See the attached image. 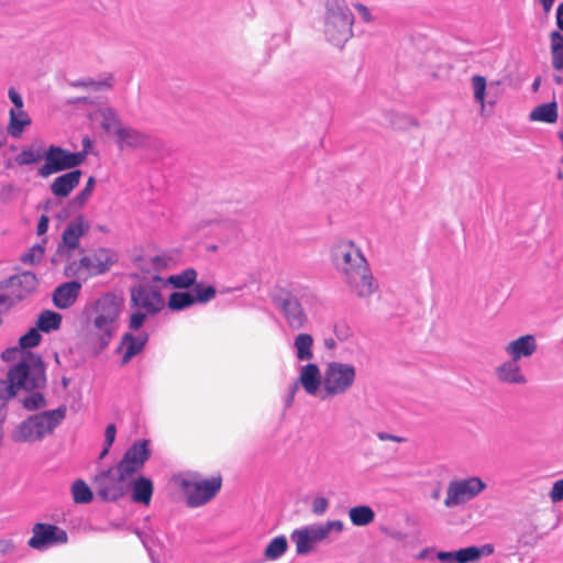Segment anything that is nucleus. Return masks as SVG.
<instances>
[{
	"instance_id": "obj_1",
	"label": "nucleus",
	"mask_w": 563,
	"mask_h": 563,
	"mask_svg": "<svg viewBox=\"0 0 563 563\" xmlns=\"http://www.w3.org/2000/svg\"><path fill=\"white\" fill-rule=\"evenodd\" d=\"M331 261L341 278L357 296L367 297L376 290L368 263L352 240H336L331 246Z\"/></svg>"
},
{
	"instance_id": "obj_2",
	"label": "nucleus",
	"mask_w": 563,
	"mask_h": 563,
	"mask_svg": "<svg viewBox=\"0 0 563 563\" xmlns=\"http://www.w3.org/2000/svg\"><path fill=\"white\" fill-rule=\"evenodd\" d=\"M123 307V298L113 292H106L87 305L85 309L87 321L100 344L108 345L110 343Z\"/></svg>"
},
{
	"instance_id": "obj_3",
	"label": "nucleus",
	"mask_w": 563,
	"mask_h": 563,
	"mask_svg": "<svg viewBox=\"0 0 563 563\" xmlns=\"http://www.w3.org/2000/svg\"><path fill=\"white\" fill-rule=\"evenodd\" d=\"M159 282H154L153 276L142 280L130 289L129 330L137 331L143 328L148 317L158 314L166 306Z\"/></svg>"
},
{
	"instance_id": "obj_4",
	"label": "nucleus",
	"mask_w": 563,
	"mask_h": 563,
	"mask_svg": "<svg viewBox=\"0 0 563 563\" xmlns=\"http://www.w3.org/2000/svg\"><path fill=\"white\" fill-rule=\"evenodd\" d=\"M45 383V371L40 361L19 362L8 371L4 378H0V399L10 400L21 389H40L44 387Z\"/></svg>"
},
{
	"instance_id": "obj_5",
	"label": "nucleus",
	"mask_w": 563,
	"mask_h": 563,
	"mask_svg": "<svg viewBox=\"0 0 563 563\" xmlns=\"http://www.w3.org/2000/svg\"><path fill=\"white\" fill-rule=\"evenodd\" d=\"M296 295L279 288L274 290L272 299L279 309L287 325L295 331L301 330L307 325L308 317L302 305L312 307L318 302L317 295L308 288L301 287L295 289Z\"/></svg>"
},
{
	"instance_id": "obj_6",
	"label": "nucleus",
	"mask_w": 563,
	"mask_h": 563,
	"mask_svg": "<svg viewBox=\"0 0 563 563\" xmlns=\"http://www.w3.org/2000/svg\"><path fill=\"white\" fill-rule=\"evenodd\" d=\"M67 413L66 406L32 415L20 422L11 432V439L18 443L41 441L63 422Z\"/></svg>"
},
{
	"instance_id": "obj_7",
	"label": "nucleus",
	"mask_w": 563,
	"mask_h": 563,
	"mask_svg": "<svg viewBox=\"0 0 563 563\" xmlns=\"http://www.w3.org/2000/svg\"><path fill=\"white\" fill-rule=\"evenodd\" d=\"M354 16L345 0H328L323 18V34L328 42L342 47L353 35Z\"/></svg>"
},
{
	"instance_id": "obj_8",
	"label": "nucleus",
	"mask_w": 563,
	"mask_h": 563,
	"mask_svg": "<svg viewBox=\"0 0 563 563\" xmlns=\"http://www.w3.org/2000/svg\"><path fill=\"white\" fill-rule=\"evenodd\" d=\"M91 121L115 137L121 150L141 148L148 144V136L131 126L124 125L115 111L111 108H99L90 114Z\"/></svg>"
},
{
	"instance_id": "obj_9",
	"label": "nucleus",
	"mask_w": 563,
	"mask_h": 563,
	"mask_svg": "<svg viewBox=\"0 0 563 563\" xmlns=\"http://www.w3.org/2000/svg\"><path fill=\"white\" fill-rule=\"evenodd\" d=\"M343 529L344 523L341 520L316 522L295 529L290 533V540L295 543L298 555H307L317 544L328 541L331 533L340 534Z\"/></svg>"
},
{
	"instance_id": "obj_10",
	"label": "nucleus",
	"mask_w": 563,
	"mask_h": 563,
	"mask_svg": "<svg viewBox=\"0 0 563 563\" xmlns=\"http://www.w3.org/2000/svg\"><path fill=\"white\" fill-rule=\"evenodd\" d=\"M486 488V483L479 476L454 477L446 485L443 506L449 510L462 509Z\"/></svg>"
},
{
	"instance_id": "obj_11",
	"label": "nucleus",
	"mask_w": 563,
	"mask_h": 563,
	"mask_svg": "<svg viewBox=\"0 0 563 563\" xmlns=\"http://www.w3.org/2000/svg\"><path fill=\"white\" fill-rule=\"evenodd\" d=\"M356 367L340 361L329 362L323 371L321 399H331L346 394L355 384Z\"/></svg>"
},
{
	"instance_id": "obj_12",
	"label": "nucleus",
	"mask_w": 563,
	"mask_h": 563,
	"mask_svg": "<svg viewBox=\"0 0 563 563\" xmlns=\"http://www.w3.org/2000/svg\"><path fill=\"white\" fill-rule=\"evenodd\" d=\"M176 482L185 495L187 506L190 508H198L208 504L217 496L222 486L220 476L198 479L194 475H185L179 476Z\"/></svg>"
},
{
	"instance_id": "obj_13",
	"label": "nucleus",
	"mask_w": 563,
	"mask_h": 563,
	"mask_svg": "<svg viewBox=\"0 0 563 563\" xmlns=\"http://www.w3.org/2000/svg\"><path fill=\"white\" fill-rule=\"evenodd\" d=\"M86 158L85 152L73 153L59 146L51 145L45 153V163L38 168V175L46 178L62 170L71 169Z\"/></svg>"
},
{
	"instance_id": "obj_14",
	"label": "nucleus",
	"mask_w": 563,
	"mask_h": 563,
	"mask_svg": "<svg viewBox=\"0 0 563 563\" xmlns=\"http://www.w3.org/2000/svg\"><path fill=\"white\" fill-rule=\"evenodd\" d=\"M130 481L122 476L117 466L102 471L93 477L92 484L102 500L114 501L121 498Z\"/></svg>"
},
{
	"instance_id": "obj_15",
	"label": "nucleus",
	"mask_w": 563,
	"mask_h": 563,
	"mask_svg": "<svg viewBox=\"0 0 563 563\" xmlns=\"http://www.w3.org/2000/svg\"><path fill=\"white\" fill-rule=\"evenodd\" d=\"M112 256L110 252L104 249H100L90 255L81 257L78 262L71 263L66 268L67 276L77 277H90L103 274L112 265Z\"/></svg>"
},
{
	"instance_id": "obj_16",
	"label": "nucleus",
	"mask_w": 563,
	"mask_h": 563,
	"mask_svg": "<svg viewBox=\"0 0 563 563\" xmlns=\"http://www.w3.org/2000/svg\"><path fill=\"white\" fill-rule=\"evenodd\" d=\"M67 542L68 534L64 529L55 525L37 522L32 528V537L29 539L27 545L43 552Z\"/></svg>"
},
{
	"instance_id": "obj_17",
	"label": "nucleus",
	"mask_w": 563,
	"mask_h": 563,
	"mask_svg": "<svg viewBox=\"0 0 563 563\" xmlns=\"http://www.w3.org/2000/svg\"><path fill=\"white\" fill-rule=\"evenodd\" d=\"M151 456V442L143 439L134 442L117 464L119 472L129 481L139 473Z\"/></svg>"
},
{
	"instance_id": "obj_18",
	"label": "nucleus",
	"mask_w": 563,
	"mask_h": 563,
	"mask_svg": "<svg viewBox=\"0 0 563 563\" xmlns=\"http://www.w3.org/2000/svg\"><path fill=\"white\" fill-rule=\"evenodd\" d=\"M300 385L309 396H318L321 398L322 385H323V373L321 374L320 368L314 363H308L301 365L298 369L297 380L289 387V396L287 399V406H290L294 397Z\"/></svg>"
},
{
	"instance_id": "obj_19",
	"label": "nucleus",
	"mask_w": 563,
	"mask_h": 563,
	"mask_svg": "<svg viewBox=\"0 0 563 563\" xmlns=\"http://www.w3.org/2000/svg\"><path fill=\"white\" fill-rule=\"evenodd\" d=\"M148 341V333L142 328L137 331L130 330L124 333L119 351L122 353V363H128L135 355L141 353Z\"/></svg>"
},
{
	"instance_id": "obj_20",
	"label": "nucleus",
	"mask_w": 563,
	"mask_h": 563,
	"mask_svg": "<svg viewBox=\"0 0 563 563\" xmlns=\"http://www.w3.org/2000/svg\"><path fill=\"white\" fill-rule=\"evenodd\" d=\"M538 349L537 339L532 334L521 335L508 342L504 351L509 358L520 361L522 358L531 357Z\"/></svg>"
},
{
	"instance_id": "obj_21",
	"label": "nucleus",
	"mask_w": 563,
	"mask_h": 563,
	"mask_svg": "<svg viewBox=\"0 0 563 563\" xmlns=\"http://www.w3.org/2000/svg\"><path fill=\"white\" fill-rule=\"evenodd\" d=\"M90 223L85 216L79 214L68 222L63 234V244L70 250L78 247L80 239L89 231Z\"/></svg>"
},
{
	"instance_id": "obj_22",
	"label": "nucleus",
	"mask_w": 563,
	"mask_h": 563,
	"mask_svg": "<svg viewBox=\"0 0 563 563\" xmlns=\"http://www.w3.org/2000/svg\"><path fill=\"white\" fill-rule=\"evenodd\" d=\"M37 285V277L32 272H22L5 280V287L13 291L19 300L32 294Z\"/></svg>"
},
{
	"instance_id": "obj_23",
	"label": "nucleus",
	"mask_w": 563,
	"mask_h": 563,
	"mask_svg": "<svg viewBox=\"0 0 563 563\" xmlns=\"http://www.w3.org/2000/svg\"><path fill=\"white\" fill-rule=\"evenodd\" d=\"M81 284L76 280L59 285L53 292V302L59 309L71 307L80 292Z\"/></svg>"
},
{
	"instance_id": "obj_24",
	"label": "nucleus",
	"mask_w": 563,
	"mask_h": 563,
	"mask_svg": "<svg viewBox=\"0 0 563 563\" xmlns=\"http://www.w3.org/2000/svg\"><path fill=\"white\" fill-rule=\"evenodd\" d=\"M81 175V170L74 169L56 177L49 186L52 194L57 198L67 197L79 185Z\"/></svg>"
},
{
	"instance_id": "obj_25",
	"label": "nucleus",
	"mask_w": 563,
	"mask_h": 563,
	"mask_svg": "<svg viewBox=\"0 0 563 563\" xmlns=\"http://www.w3.org/2000/svg\"><path fill=\"white\" fill-rule=\"evenodd\" d=\"M497 378L506 384L521 385L527 382L518 361L508 358L496 367Z\"/></svg>"
},
{
	"instance_id": "obj_26",
	"label": "nucleus",
	"mask_w": 563,
	"mask_h": 563,
	"mask_svg": "<svg viewBox=\"0 0 563 563\" xmlns=\"http://www.w3.org/2000/svg\"><path fill=\"white\" fill-rule=\"evenodd\" d=\"M198 273L194 268H186L178 274L163 278L158 275L153 276L154 282H159L163 286L170 285L176 289H188L196 285Z\"/></svg>"
},
{
	"instance_id": "obj_27",
	"label": "nucleus",
	"mask_w": 563,
	"mask_h": 563,
	"mask_svg": "<svg viewBox=\"0 0 563 563\" xmlns=\"http://www.w3.org/2000/svg\"><path fill=\"white\" fill-rule=\"evenodd\" d=\"M32 124L31 115L24 110H9L7 133L13 139H20Z\"/></svg>"
},
{
	"instance_id": "obj_28",
	"label": "nucleus",
	"mask_w": 563,
	"mask_h": 563,
	"mask_svg": "<svg viewBox=\"0 0 563 563\" xmlns=\"http://www.w3.org/2000/svg\"><path fill=\"white\" fill-rule=\"evenodd\" d=\"M45 153L46 150L44 143L40 140H36L30 145L23 146L21 152L18 155H15L14 162L19 166L36 164L41 162L43 158L45 159Z\"/></svg>"
},
{
	"instance_id": "obj_29",
	"label": "nucleus",
	"mask_w": 563,
	"mask_h": 563,
	"mask_svg": "<svg viewBox=\"0 0 563 563\" xmlns=\"http://www.w3.org/2000/svg\"><path fill=\"white\" fill-rule=\"evenodd\" d=\"M153 492V482L145 476H139L131 483V499L134 503L150 505Z\"/></svg>"
},
{
	"instance_id": "obj_30",
	"label": "nucleus",
	"mask_w": 563,
	"mask_h": 563,
	"mask_svg": "<svg viewBox=\"0 0 563 563\" xmlns=\"http://www.w3.org/2000/svg\"><path fill=\"white\" fill-rule=\"evenodd\" d=\"M313 342L309 333H299L295 336L291 349L298 362H310L313 358Z\"/></svg>"
},
{
	"instance_id": "obj_31",
	"label": "nucleus",
	"mask_w": 563,
	"mask_h": 563,
	"mask_svg": "<svg viewBox=\"0 0 563 563\" xmlns=\"http://www.w3.org/2000/svg\"><path fill=\"white\" fill-rule=\"evenodd\" d=\"M437 558L440 561H451L454 560L457 563H470L474 562L478 559V550L477 547H467L460 549L457 551H439L437 553Z\"/></svg>"
},
{
	"instance_id": "obj_32",
	"label": "nucleus",
	"mask_w": 563,
	"mask_h": 563,
	"mask_svg": "<svg viewBox=\"0 0 563 563\" xmlns=\"http://www.w3.org/2000/svg\"><path fill=\"white\" fill-rule=\"evenodd\" d=\"M530 121L554 123L558 120V106L555 102L543 103L536 107L529 114Z\"/></svg>"
},
{
	"instance_id": "obj_33",
	"label": "nucleus",
	"mask_w": 563,
	"mask_h": 563,
	"mask_svg": "<svg viewBox=\"0 0 563 563\" xmlns=\"http://www.w3.org/2000/svg\"><path fill=\"white\" fill-rule=\"evenodd\" d=\"M351 522L356 527H364L374 521L375 512L369 506H356L349 510Z\"/></svg>"
},
{
	"instance_id": "obj_34",
	"label": "nucleus",
	"mask_w": 563,
	"mask_h": 563,
	"mask_svg": "<svg viewBox=\"0 0 563 563\" xmlns=\"http://www.w3.org/2000/svg\"><path fill=\"white\" fill-rule=\"evenodd\" d=\"M62 323V316L58 312L52 310H45L40 313L36 328L43 332H51L59 329Z\"/></svg>"
},
{
	"instance_id": "obj_35",
	"label": "nucleus",
	"mask_w": 563,
	"mask_h": 563,
	"mask_svg": "<svg viewBox=\"0 0 563 563\" xmlns=\"http://www.w3.org/2000/svg\"><path fill=\"white\" fill-rule=\"evenodd\" d=\"M166 305L170 311H183L195 306L192 294L188 291L172 292Z\"/></svg>"
},
{
	"instance_id": "obj_36",
	"label": "nucleus",
	"mask_w": 563,
	"mask_h": 563,
	"mask_svg": "<svg viewBox=\"0 0 563 563\" xmlns=\"http://www.w3.org/2000/svg\"><path fill=\"white\" fill-rule=\"evenodd\" d=\"M552 65L556 70L563 69V35L553 31L550 34Z\"/></svg>"
},
{
	"instance_id": "obj_37",
	"label": "nucleus",
	"mask_w": 563,
	"mask_h": 563,
	"mask_svg": "<svg viewBox=\"0 0 563 563\" xmlns=\"http://www.w3.org/2000/svg\"><path fill=\"white\" fill-rule=\"evenodd\" d=\"M288 549V542L285 536L275 537L267 544L264 555L268 561H275L282 558Z\"/></svg>"
},
{
	"instance_id": "obj_38",
	"label": "nucleus",
	"mask_w": 563,
	"mask_h": 563,
	"mask_svg": "<svg viewBox=\"0 0 563 563\" xmlns=\"http://www.w3.org/2000/svg\"><path fill=\"white\" fill-rule=\"evenodd\" d=\"M96 185V179L91 176L88 178L85 187L70 200L69 207L73 210H80L90 199Z\"/></svg>"
},
{
	"instance_id": "obj_39",
	"label": "nucleus",
	"mask_w": 563,
	"mask_h": 563,
	"mask_svg": "<svg viewBox=\"0 0 563 563\" xmlns=\"http://www.w3.org/2000/svg\"><path fill=\"white\" fill-rule=\"evenodd\" d=\"M71 496L76 504H88L92 500L93 494L82 479H76L71 485Z\"/></svg>"
},
{
	"instance_id": "obj_40",
	"label": "nucleus",
	"mask_w": 563,
	"mask_h": 563,
	"mask_svg": "<svg viewBox=\"0 0 563 563\" xmlns=\"http://www.w3.org/2000/svg\"><path fill=\"white\" fill-rule=\"evenodd\" d=\"M472 88L474 93V99L477 103H479L482 111L485 109V97L487 89V81L484 76L475 75L472 77Z\"/></svg>"
},
{
	"instance_id": "obj_41",
	"label": "nucleus",
	"mask_w": 563,
	"mask_h": 563,
	"mask_svg": "<svg viewBox=\"0 0 563 563\" xmlns=\"http://www.w3.org/2000/svg\"><path fill=\"white\" fill-rule=\"evenodd\" d=\"M217 295V290L213 286L208 285L205 286L202 284H197L194 286L192 299L194 303H207L211 301Z\"/></svg>"
},
{
	"instance_id": "obj_42",
	"label": "nucleus",
	"mask_w": 563,
	"mask_h": 563,
	"mask_svg": "<svg viewBox=\"0 0 563 563\" xmlns=\"http://www.w3.org/2000/svg\"><path fill=\"white\" fill-rule=\"evenodd\" d=\"M170 262H172V258L167 255H164V254L155 255L150 258V262H148L150 267L147 268V273L152 274V276H154V275L159 276L161 272H163L169 267Z\"/></svg>"
},
{
	"instance_id": "obj_43",
	"label": "nucleus",
	"mask_w": 563,
	"mask_h": 563,
	"mask_svg": "<svg viewBox=\"0 0 563 563\" xmlns=\"http://www.w3.org/2000/svg\"><path fill=\"white\" fill-rule=\"evenodd\" d=\"M18 301V297L13 291H10L5 287V280L0 284V312L9 310L12 306H14Z\"/></svg>"
},
{
	"instance_id": "obj_44",
	"label": "nucleus",
	"mask_w": 563,
	"mask_h": 563,
	"mask_svg": "<svg viewBox=\"0 0 563 563\" xmlns=\"http://www.w3.org/2000/svg\"><path fill=\"white\" fill-rule=\"evenodd\" d=\"M41 338L40 330L32 328L20 338L19 344L22 349L34 347L41 342Z\"/></svg>"
},
{
	"instance_id": "obj_45",
	"label": "nucleus",
	"mask_w": 563,
	"mask_h": 563,
	"mask_svg": "<svg viewBox=\"0 0 563 563\" xmlns=\"http://www.w3.org/2000/svg\"><path fill=\"white\" fill-rule=\"evenodd\" d=\"M23 406L27 410H37L46 406V399L41 393H33L24 398Z\"/></svg>"
},
{
	"instance_id": "obj_46",
	"label": "nucleus",
	"mask_w": 563,
	"mask_h": 563,
	"mask_svg": "<svg viewBox=\"0 0 563 563\" xmlns=\"http://www.w3.org/2000/svg\"><path fill=\"white\" fill-rule=\"evenodd\" d=\"M44 255V247L40 244L34 245L26 252L22 257L21 261L24 264H35L41 261V258Z\"/></svg>"
},
{
	"instance_id": "obj_47",
	"label": "nucleus",
	"mask_w": 563,
	"mask_h": 563,
	"mask_svg": "<svg viewBox=\"0 0 563 563\" xmlns=\"http://www.w3.org/2000/svg\"><path fill=\"white\" fill-rule=\"evenodd\" d=\"M328 507L329 500L325 497L318 496L312 500L311 511L317 516H321L328 510Z\"/></svg>"
},
{
	"instance_id": "obj_48",
	"label": "nucleus",
	"mask_w": 563,
	"mask_h": 563,
	"mask_svg": "<svg viewBox=\"0 0 563 563\" xmlns=\"http://www.w3.org/2000/svg\"><path fill=\"white\" fill-rule=\"evenodd\" d=\"M115 434H117V428L114 424H108L107 428H106V431H104V443H106V446L101 453V457L104 456L110 446L113 444L114 440H115Z\"/></svg>"
},
{
	"instance_id": "obj_49",
	"label": "nucleus",
	"mask_w": 563,
	"mask_h": 563,
	"mask_svg": "<svg viewBox=\"0 0 563 563\" xmlns=\"http://www.w3.org/2000/svg\"><path fill=\"white\" fill-rule=\"evenodd\" d=\"M8 97H9L10 101L13 104L10 110H22V109H24L23 98L14 88H10L9 89Z\"/></svg>"
},
{
	"instance_id": "obj_50",
	"label": "nucleus",
	"mask_w": 563,
	"mask_h": 563,
	"mask_svg": "<svg viewBox=\"0 0 563 563\" xmlns=\"http://www.w3.org/2000/svg\"><path fill=\"white\" fill-rule=\"evenodd\" d=\"M550 498L553 503H560L563 500V479L554 482L550 492Z\"/></svg>"
},
{
	"instance_id": "obj_51",
	"label": "nucleus",
	"mask_w": 563,
	"mask_h": 563,
	"mask_svg": "<svg viewBox=\"0 0 563 563\" xmlns=\"http://www.w3.org/2000/svg\"><path fill=\"white\" fill-rule=\"evenodd\" d=\"M354 8L364 22L369 23L374 20L369 9L366 5H364L362 3H355Z\"/></svg>"
},
{
	"instance_id": "obj_52",
	"label": "nucleus",
	"mask_w": 563,
	"mask_h": 563,
	"mask_svg": "<svg viewBox=\"0 0 563 563\" xmlns=\"http://www.w3.org/2000/svg\"><path fill=\"white\" fill-rule=\"evenodd\" d=\"M376 435L380 441H393V442H397V443H401L405 441V438H402V437L390 434V433H387L384 431L377 432Z\"/></svg>"
},
{
	"instance_id": "obj_53",
	"label": "nucleus",
	"mask_w": 563,
	"mask_h": 563,
	"mask_svg": "<svg viewBox=\"0 0 563 563\" xmlns=\"http://www.w3.org/2000/svg\"><path fill=\"white\" fill-rule=\"evenodd\" d=\"M48 222H49L48 217L45 214H42L38 220L37 227H36V232L38 235H43L47 232Z\"/></svg>"
},
{
	"instance_id": "obj_54",
	"label": "nucleus",
	"mask_w": 563,
	"mask_h": 563,
	"mask_svg": "<svg viewBox=\"0 0 563 563\" xmlns=\"http://www.w3.org/2000/svg\"><path fill=\"white\" fill-rule=\"evenodd\" d=\"M478 550V559L483 555H489L494 552V547L492 544H484L482 547H477Z\"/></svg>"
},
{
	"instance_id": "obj_55",
	"label": "nucleus",
	"mask_w": 563,
	"mask_h": 563,
	"mask_svg": "<svg viewBox=\"0 0 563 563\" xmlns=\"http://www.w3.org/2000/svg\"><path fill=\"white\" fill-rule=\"evenodd\" d=\"M556 24L558 27L563 31V2L559 4L556 9Z\"/></svg>"
},
{
	"instance_id": "obj_56",
	"label": "nucleus",
	"mask_w": 563,
	"mask_h": 563,
	"mask_svg": "<svg viewBox=\"0 0 563 563\" xmlns=\"http://www.w3.org/2000/svg\"><path fill=\"white\" fill-rule=\"evenodd\" d=\"M19 353V350L18 349H7L2 352L1 354V357L4 360V361H11L14 355Z\"/></svg>"
},
{
	"instance_id": "obj_57",
	"label": "nucleus",
	"mask_w": 563,
	"mask_h": 563,
	"mask_svg": "<svg viewBox=\"0 0 563 563\" xmlns=\"http://www.w3.org/2000/svg\"><path fill=\"white\" fill-rule=\"evenodd\" d=\"M554 1H555V0H539L540 4H541V5H542V8H543V11H544L547 14L551 11V9H552V7H553V4H554Z\"/></svg>"
},
{
	"instance_id": "obj_58",
	"label": "nucleus",
	"mask_w": 563,
	"mask_h": 563,
	"mask_svg": "<svg viewBox=\"0 0 563 563\" xmlns=\"http://www.w3.org/2000/svg\"><path fill=\"white\" fill-rule=\"evenodd\" d=\"M79 85H82V86H91L93 87V89L98 90L100 89L102 86H106V87H109L110 85L107 84V82H95V81H90L89 84H86V82H78L76 84V86H79Z\"/></svg>"
},
{
	"instance_id": "obj_59",
	"label": "nucleus",
	"mask_w": 563,
	"mask_h": 563,
	"mask_svg": "<svg viewBox=\"0 0 563 563\" xmlns=\"http://www.w3.org/2000/svg\"><path fill=\"white\" fill-rule=\"evenodd\" d=\"M12 548H13V544L11 543V541H8V540L0 541V551L1 552L5 553Z\"/></svg>"
},
{
	"instance_id": "obj_60",
	"label": "nucleus",
	"mask_w": 563,
	"mask_h": 563,
	"mask_svg": "<svg viewBox=\"0 0 563 563\" xmlns=\"http://www.w3.org/2000/svg\"><path fill=\"white\" fill-rule=\"evenodd\" d=\"M137 536L140 538V540L142 541L143 545L150 550V542H148V539L147 537L144 534V533H141V532H137Z\"/></svg>"
},
{
	"instance_id": "obj_61",
	"label": "nucleus",
	"mask_w": 563,
	"mask_h": 563,
	"mask_svg": "<svg viewBox=\"0 0 563 563\" xmlns=\"http://www.w3.org/2000/svg\"><path fill=\"white\" fill-rule=\"evenodd\" d=\"M7 143V136L4 130L0 126V148Z\"/></svg>"
},
{
	"instance_id": "obj_62",
	"label": "nucleus",
	"mask_w": 563,
	"mask_h": 563,
	"mask_svg": "<svg viewBox=\"0 0 563 563\" xmlns=\"http://www.w3.org/2000/svg\"><path fill=\"white\" fill-rule=\"evenodd\" d=\"M431 497H432L433 499H439V497H440V490H434V492L432 493Z\"/></svg>"
},
{
	"instance_id": "obj_63",
	"label": "nucleus",
	"mask_w": 563,
	"mask_h": 563,
	"mask_svg": "<svg viewBox=\"0 0 563 563\" xmlns=\"http://www.w3.org/2000/svg\"><path fill=\"white\" fill-rule=\"evenodd\" d=\"M539 85H540V78H537L532 85L533 89L537 90L539 88Z\"/></svg>"
},
{
	"instance_id": "obj_64",
	"label": "nucleus",
	"mask_w": 563,
	"mask_h": 563,
	"mask_svg": "<svg viewBox=\"0 0 563 563\" xmlns=\"http://www.w3.org/2000/svg\"><path fill=\"white\" fill-rule=\"evenodd\" d=\"M555 81H556L558 84H560V82H562V78H561V77H555Z\"/></svg>"
}]
</instances>
